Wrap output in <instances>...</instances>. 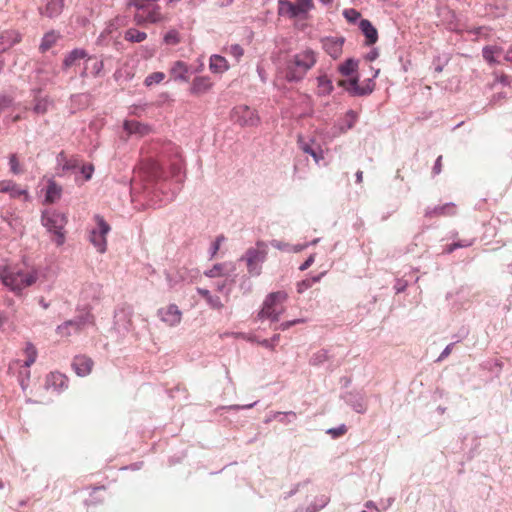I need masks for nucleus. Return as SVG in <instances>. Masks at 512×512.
<instances>
[{"label":"nucleus","mask_w":512,"mask_h":512,"mask_svg":"<svg viewBox=\"0 0 512 512\" xmlns=\"http://www.w3.org/2000/svg\"><path fill=\"white\" fill-rule=\"evenodd\" d=\"M471 245H472V241H459V242H455V243L448 245L445 248V251L447 253H452L457 248L469 247Z\"/></svg>","instance_id":"ea45409f"},{"label":"nucleus","mask_w":512,"mask_h":512,"mask_svg":"<svg viewBox=\"0 0 512 512\" xmlns=\"http://www.w3.org/2000/svg\"><path fill=\"white\" fill-rule=\"evenodd\" d=\"M0 280L16 296L31 287L38 280V272L34 269L24 270L17 266H4L0 271Z\"/></svg>","instance_id":"f257e3e1"},{"label":"nucleus","mask_w":512,"mask_h":512,"mask_svg":"<svg viewBox=\"0 0 512 512\" xmlns=\"http://www.w3.org/2000/svg\"><path fill=\"white\" fill-rule=\"evenodd\" d=\"M452 347H453V344L447 345L446 348L440 354L438 361H441V360L445 359L446 357H448L450 355V353L452 352Z\"/></svg>","instance_id":"864d4df0"},{"label":"nucleus","mask_w":512,"mask_h":512,"mask_svg":"<svg viewBox=\"0 0 512 512\" xmlns=\"http://www.w3.org/2000/svg\"><path fill=\"white\" fill-rule=\"evenodd\" d=\"M259 344L266 348L274 349V344L269 339H264V340L260 341Z\"/></svg>","instance_id":"052dcab7"},{"label":"nucleus","mask_w":512,"mask_h":512,"mask_svg":"<svg viewBox=\"0 0 512 512\" xmlns=\"http://www.w3.org/2000/svg\"><path fill=\"white\" fill-rule=\"evenodd\" d=\"M59 39V35L54 31L48 32L44 35L42 42L40 44V50L42 52L48 51L52 48Z\"/></svg>","instance_id":"a878e982"},{"label":"nucleus","mask_w":512,"mask_h":512,"mask_svg":"<svg viewBox=\"0 0 512 512\" xmlns=\"http://www.w3.org/2000/svg\"><path fill=\"white\" fill-rule=\"evenodd\" d=\"M64 7V0H48L44 7L40 8V14L54 18L61 14Z\"/></svg>","instance_id":"f3484780"},{"label":"nucleus","mask_w":512,"mask_h":512,"mask_svg":"<svg viewBox=\"0 0 512 512\" xmlns=\"http://www.w3.org/2000/svg\"><path fill=\"white\" fill-rule=\"evenodd\" d=\"M103 67V62H96L95 63V69L98 71H100V69H102Z\"/></svg>","instance_id":"69168bd1"},{"label":"nucleus","mask_w":512,"mask_h":512,"mask_svg":"<svg viewBox=\"0 0 512 512\" xmlns=\"http://www.w3.org/2000/svg\"><path fill=\"white\" fill-rule=\"evenodd\" d=\"M287 297L288 295L285 291L270 293L263 303L259 317L270 319L271 321H278L285 311L284 303Z\"/></svg>","instance_id":"20e7f679"},{"label":"nucleus","mask_w":512,"mask_h":512,"mask_svg":"<svg viewBox=\"0 0 512 512\" xmlns=\"http://www.w3.org/2000/svg\"><path fill=\"white\" fill-rule=\"evenodd\" d=\"M207 303L213 309H221L223 307V304L218 296H211V298L207 300Z\"/></svg>","instance_id":"a18cd8bd"},{"label":"nucleus","mask_w":512,"mask_h":512,"mask_svg":"<svg viewBox=\"0 0 512 512\" xmlns=\"http://www.w3.org/2000/svg\"><path fill=\"white\" fill-rule=\"evenodd\" d=\"M267 257V245L258 241L256 246L250 248L246 252V261L248 271L251 275L258 276L261 273L260 264L266 260Z\"/></svg>","instance_id":"0eeeda50"},{"label":"nucleus","mask_w":512,"mask_h":512,"mask_svg":"<svg viewBox=\"0 0 512 512\" xmlns=\"http://www.w3.org/2000/svg\"><path fill=\"white\" fill-rule=\"evenodd\" d=\"M68 387V378L60 372H50L45 378V388L53 392H61Z\"/></svg>","instance_id":"f8f14e48"},{"label":"nucleus","mask_w":512,"mask_h":512,"mask_svg":"<svg viewBox=\"0 0 512 512\" xmlns=\"http://www.w3.org/2000/svg\"><path fill=\"white\" fill-rule=\"evenodd\" d=\"M15 182L12 180H2L0 181V193H9L11 188L13 187V184Z\"/></svg>","instance_id":"c03bdc74"},{"label":"nucleus","mask_w":512,"mask_h":512,"mask_svg":"<svg viewBox=\"0 0 512 512\" xmlns=\"http://www.w3.org/2000/svg\"><path fill=\"white\" fill-rule=\"evenodd\" d=\"M495 81L509 86L512 83V77L506 74H495Z\"/></svg>","instance_id":"79ce46f5"},{"label":"nucleus","mask_w":512,"mask_h":512,"mask_svg":"<svg viewBox=\"0 0 512 512\" xmlns=\"http://www.w3.org/2000/svg\"><path fill=\"white\" fill-rule=\"evenodd\" d=\"M314 262V256L311 255L308 259L299 267L301 271L308 269Z\"/></svg>","instance_id":"6e6d98bb"},{"label":"nucleus","mask_w":512,"mask_h":512,"mask_svg":"<svg viewBox=\"0 0 512 512\" xmlns=\"http://www.w3.org/2000/svg\"><path fill=\"white\" fill-rule=\"evenodd\" d=\"M316 63V55L310 49L293 55L286 63L285 77L288 81L301 80Z\"/></svg>","instance_id":"f03ea898"},{"label":"nucleus","mask_w":512,"mask_h":512,"mask_svg":"<svg viewBox=\"0 0 512 512\" xmlns=\"http://www.w3.org/2000/svg\"><path fill=\"white\" fill-rule=\"evenodd\" d=\"M359 27L366 38V45H373L378 40V32L376 28L372 25V23L367 19H362L360 21Z\"/></svg>","instance_id":"6ab92c4d"},{"label":"nucleus","mask_w":512,"mask_h":512,"mask_svg":"<svg viewBox=\"0 0 512 512\" xmlns=\"http://www.w3.org/2000/svg\"><path fill=\"white\" fill-rule=\"evenodd\" d=\"M8 194L11 198H20L23 196L25 200H27L29 197L28 191L26 189H22L16 183L13 184V187L11 188Z\"/></svg>","instance_id":"72a5a7b5"},{"label":"nucleus","mask_w":512,"mask_h":512,"mask_svg":"<svg viewBox=\"0 0 512 512\" xmlns=\"http://www.w3.org/2000/svg\"><path fill=\"white\" fill-rule=\"evenodd\" d=\"M456 214V205L454 203H446L425 210V217L429 219L442 216H454Z\"/></svg>","instance_id":"ddd939ff"},{"label":"nucleus","mask_w":512,"mask_h":512,"mask_svg":"<svg viewBox=\"0 0 512 512\" xmlns=\"http://www.w3.org/2000/svg\"><path fill=\"white\" fill-rule=\"evenodd\" d=\"M347 432V428L345 425H341L338 428H332L327 431L333 438H338L344 435Z\"/></svg>","instance_id":"a19ab883"},{"label":"nucleus","mask_w":512,"mask_h":512,"mask_svg":"<svg viewBox=\"0 0 512 512\" xmlns=\"http://www.w3.org/2000/svg\"><path fill=\"white\" fill-rule=\"evenodd\" d=\"M62 195V187L58 185L54 180L48 181L46 189L45 202L52 204L58 201Z\"/></svg>","instance_id":"412c9836"},{"label":"nucleus","mask_w":512,"mask_h":512,"mask_svg":"<svg viewBox=\"0 0 512 512\" xmlns=\"http://www.w3.org/2000/svg\"><path fill=\"white\" fill-rule=\"evenodd\" d=\"M96 227L89 232V241L97 249L99 253H105L107 250L106 236L110 232L111 227L100 215L94 216Z\"/></svg>","instance_id":"39448f33"},{"label":"nucleus","mask_w":512,"mask_h":512,"mask_svg":"<svg viewBox=\"0 0 512 512\" xmlns=\"http://www.w3.org/2000/svg\"><path fill=\"white\" fill-rule=\"evenodd\" d=\"M147 38L145 32L139 31L135 28H130L125 32L124 39L133 43H140Z\"/></svg>","instance_id":"bb28decb"},{"label":"nucleus","mask_w":512,"mask_h":512,"mask_svg":"<svg viewBox=\"0 0 512 512\" xmlns=\"http://www.w3.org/2000/svg\"><path fill=\"white\" fill-rule=\"evenodd\" d=\"M357 119H358V114L353 110H349L345 115L347 129H351L355 125Z\"/></svg>","instance_id":"58836bf2"},{"label":"nucleus","mask_w":512,"mask_h":512,"mask_svg":"<svg viewBox=\"0 0 512 512\" xmlns=\"http://www.w3.org/2000/svg\"><path fill=\"white\" fill-rule=\"evenodd\" d=\"M197 292L203 297L206 299V301L211 298V293L209 290L207 289H203V288H197Z\"/></svg>","instance_id":"13d9d810"},{"label":"nucleus","mask_w":512,"mask_h":512,"mask_svg":"<svg viewBox=\"0 0 512 512\" xmlns=\"http://www.w3.org/2000/svg\"><path fill=\"white\" fill-rule=\"evenodd\" d=\"M9 165H10V171L15 174V175H18V174H21L23 172L21 166H20V163H19V159L17 157L16 154H11L10 157H9Z\"/></svg>","instance_id":"f704fd0d"},{"label":"nucleus","mask_w":512,"mask_h":512,"mask_svg":"<svg viewBox=\"0 0 512 512\" xmlns=\"http://www.w3.org/2000/svg\"><path fill=\"white\" fill-rule=\"evenodd\" d=\"M94 324V316L87 312L82 316L77 317L74 320H68L64 322L63 324L59 325L57 327L56 332L61 337H69L72 334V331L77 333L81 331L86 325H93Z\"/></svg>","instance_id":"9d476101"},{"label":"nucleus","mask_w":512,"mask_h":512,"mask_svg":"<svg viewBox=\"0 0 512 512\" xmlns=\"http://www.w3.org/2000/svg\"><path fill=\"white\" fill-rule=\"evenodd\" d=\"M303 320H300V319H297V320H294V321H287V322H283L280 324V329L282 330H287L289 329L291 326L297 324V323H302Z\"/></svg>","instance_id":"603ef678"},{"label":"nucleus","mask_w":512,"mask_h":512,"mask_svg":"<svg viewBox=\"0 0 512 512\" xmlns=\"http://www.w3.org/2000/svg\"><path fill=\"white\" fill-rule=\"evenodd\" d=\"M298 144H299V148L305 152V153H308L311 155V151H314L307 143H305L304 141H302L301 138H299L298 140Z\"/></svg>","instance_id":"3c124183"},{"label":"nucleus","mask_w":512,"mask_h":512,"mask_svg":"<svg viewBox=\"0 0 512 512\" xmlns=\"http://www.w3.org/2000/svg\"><path fill=\"white\" fill-rule=\"evenodd\" d=\"M483 57L489 61V62H493L494 61V57H493V51L491 48H484L483 49Z\"/></svg>","instance_id":"5fc2aeb1"},{"label":"nucleus","mask_w":512,"mask_h":512,"mask_svg":"<svg viewBox=\"0 0 512 512\" xmlns=\"http://www.w3.org/2000/svg\"><path fill=\"white\" fill-rule=\"evenodd\" d=\"M272 343L275 345V343L279 340V335L274 336L272 339H270Z\"/></svg>","instance_id":"338daca9"},{"label":"nucleus","mask_w":512,"mask_h":512,"mask_svg":"<svg viewBox=\"0 0 512 512\" xmlns=\"http://www.w3.org/2000/svg\"><path fill=\"white\" fill-rule=\"evenodd\" d=\"M57 161L62 166V171L73 170L79 165L78 159L74 157L68 158L63 151L58 154Z\"/></svg>","instance_id":"b1692460"},{"label":"nucleus","mask_w":512,"mask_h":512,"mask_svg":"<svg viewBox=\"0 0 512 512\" xmlns=\"http://www.w3.org/2000/svg\"><path fill=\"white\" fill-rule=\"evenodd\" d=\"M213 86L208 76L195 77L190 87V92L194 95H201L208 92Z\"/></svg>","instance_id":"2eb2a0df"},{"label":"nucleus","mask_w":512,"mask_h":512,"mask_svg":"<svg viewBox=\"0 0 512 512\" xmlns=\"http://www.w3.org/2000/svg\"><path fill=\"white\" fill-rule=\"evenodd\" d=\"M232 120L242 127L257 126L260 118L254 109L247 105H238L231 112Z\"/></svg>","instance_id":"1a4fd4ad"},{"label":"nucleus","mask_w":512,"mask_h":512,"mask_svg":"<svg viewBox=\"0 0 512 512\" xmlns=\"http://www.w3.org/2000/svg\"><path fill=\"white\" fill-rule=\"evenodd\" d=\"M42 225L53 234L52 241L57 246H61L65 242V233L63 231L67 217L65 214L57 212L55 210H47L42 213Z\"/></svg>","instance_id":"7ed1b4c3"},{"label":"nucleus","mask_w":512,"mask_h":512,"mask_svg":"<svg viewBox=\"0 0 512 512\" xmlns=\"http://www.w3.org/2000/svg\"><path fill=\"white\" fill-rule=\"evenodd\" d=\"M165 77V73L163 72H153L145 78L144 85L146 87H151L155 84H159L165 79Z\"/></svg>","instance_id":"7c9ffc66"},{"label":"nucleus","mask_w":512,"mask_h":512,"mask_svg":"<svg viewBox=\"0 0 512 512\" xmlns=\"http://www.w3.org/2000/svg\"><path fill=\"white\" fill-rule=\"evenodd\" d=\"M228 53L239 61L244 54V49L239 44H233L229 47Z\"/></svg>","instance_id":"4c0bfd02"},{"label":"nucleus","mask_w":512,"mask_h":512,"mask_svg":"<svg viewBox=\"0 0 512 512\" xmlns=\"http://www.w3.org/2000/svg\"><path fill=\"white\" fill-rule=\"evenodd\" d=\"M343 40L337 38H328L324 40L323 46L325 51L334 59L338 58L342 53Z\"/></svg>","instance_id":"aec40b11"},{"label":"nucleus","mask_w":512,"mask_h":512,"mask_svg":"<svg viewBox=\"0 0 512 512\" xmlns=\"http://www.w3.org/2000/svg\"><path fill=\"white\" fill-rule=\"evenodd\" d=\"M227 272H228V270H227L226 264H216L213 266L212 269L207 271L205 274L208 277L213 278V277H220V276L226 275Z\"/></svg>","instance_id":"473e14b6"},{"label":"nucleus","mask_w":512,"mask_h":512,"mask_svg":"<svg viewBox=\"0 0 512 512\" xmlns=\"http://www.w3.org/2000/svg\"><path fill=\"white\" fill-rule=\"evenodd\" d=\"M134 5L137 9L135 15L137 24L158 23L165 19L158 5L146 4L143 1H135Z\"/></svg>","instance_id":"423d86ee"},{"label":"nucleus","mask_w":512,"mask_h":512,"mask_svg":"<svg viewBox=\"0 0 512 512\" xmlns=\"http://www.w3.org/2000/svg\"><path fill=\"white\" fill-rule=\"evenodd\" d=\"M87 53L83 49H74L71 51L63 61V67L65 69L72 67L77 61L84 59Z\"/></svg>","instance_id":"5701e85b"},{"label":"nucleus","mask_w":512,"mask_h":512,"mask_svg":"<svg viewBox=\"0 0 512 512\" xmlns=\"http://www.w3.org/2000/svg\"><path fill=\"white\" fill-rule=\"evenodd\" d=\"M164 41L168 45H176L180 42L179 33L176 30H170L164 36Z\"/></svg>","instance_id":"c9c22d12"},{"label":"nucleus","mask_w":512,"mask_h":512,"mask_svg":"<svg viewBox=\"0 0 512 512\" xmlns=\"http://www.w3.org/2000/svg\"><path fill=\"white\" fill-rule=\"evenodd\" d=\"M11 103H12L11 97H9L7 95L0 94V113L5 108H8L11 105Z\"/></svg>","instance_id":"49530a36"},{"label":"nucleus","mask_w":512,"mask_h":512,"mask_svg":"<svg viewBox=\"0 0 512 512\" xmlns=\"http://www.w3.org/2000/svg\"><path fill=\"white\" fill-rule=\"evenodd\" d=\"M363 181V172L362 171H357L356 172V182L357 183H362Z\"/></svg>","instance_id":"680f3d73"},{"label":"nucleus","mask_w":512,"mask_h":512,"mask_svg":"<svg viewBox=\"0 0 512 512\" xmlns=\"http://www.w3.org/2000/svg\"><path fill=\"white\" fill-rule=\"evenodd\" d=\"M124 130L127 132V134L132 135L136 134L139 136H145L150 133L151 128L143 124L141 122L135 121V120H127L124 122Z\"/></svg>","instance_id":"a211bd4d"},{"label":"nucleus","mask_w":512,"mask_h":512,"mask_svg":"<svg viewBox=\"0 0 512 512\" xmlns=\"http://www.w3.org/2000/svg\"><path fill=\"white\" fill-rule=\"evenodd\" d=\"M7 321V318L3 315V313L0 312V328L3 326V324Z\"/></svg>","instance_id":"0e129e2a"},{"label":"nucleus","mask_w":512,"mask_h":512,"mask_svg":"<svg viewBox=\"0 0 512 512\" xmlns=\"http://www.w3.org/2000/svg\"><path fill=\"white\" fill-rule=\"evenodd\" d=\"M224 240V236L220 235L216 238V240L212 244V256H215L218 252L221 242Z\"/></svg>","instance_id":"09e8293b"},{"label":"nucleus","mask_w":512,"mask_h":512,"mask_svg":"<svg viewBox=\"0 0 512 512\" xmlns=\"http://www.w3.org/2000/svg\"><path fill=\"white\" fill-rule=\"evenodd\" d=\"M322 276H323V273L318 276H314V277L307 278L305 280L300 281L297 284V292L303 293L304 291H306L307 289L312 287L315 283L319 282Z\"/></svg>","instance_id":"c756f323"},{"label":"nucleus","mask_w":512,"mask_h":512,"mask_svg":"<svg viewBox=\"0 0 512 512\" xmlns=\"http://www.w3.org/2000/svg\"><path fill=\"white\" fill-rule=\"evenodd\" d=\"M209 68L213 73H224L229 69L228 61L221 55H212L209 61Z\"/></svg>","instance_id":"4be33fe9"},{"label":"nucleus","mask_w":512,"mask_h":512,"mask_svg":"<svg viewBox=\"0 0 512 512\" xmlns=\"http://www.w3.org/2000/svg\"><path fill=\"white\" fill-rule=\"evenodd\" d=\"M311 156L313 157V159L315 160L316 163H319L320 160L323 159V154L322 152L320 153H317L315 150L314 151H311Z\"/></svg>","instance_id":"bf43d9fd"},{"label":"nucleus","mask_w":512,"mask_h":512,"mask_svg":"<svg viewBox=\"0 0 512 512\" xmlns=\"http://www.w3.org/2000/svg\"><path fill=\"white\" fill-rule=\"evenodd\" d=\"M160 320L169 327H175L182 321V312L176 304H169L157 311Z\"/></svg>","instance_id":"9b49d317"},{"label":"nucleus","mask_w":512,"mask_h":512,"mask_svg":"<svg viewBox=\"0 0 512 512\" xmlns=\"http://www.w3.org/2000/svg\"><path fill=\"white\" fill-rule=\"evenodd\" d=\"M73 367L77 375L83 377L92 371L93 361L84 355L76 356L73 360Z\"/></svg>","instance_id":"dca6fc26"},{"label":"nucleus","mask_w":512,"mask_h":512,"mask_svg":"<svg viewBox=\"0 0 512 512\" xmlns=\"http://www.w3.org/2000/svg\"><path fill=\"white\" fill-rule=\"evenodd\" d=\"M317 93L319 95H327L329 94L332 89L333 85L331 80L326 75H321L317 78Z\"/></svg>","instance_id":"393cba45"},{"label":"nucleus","mask_w":512,"mask_h":512,"mask_svg":"<svg viewBox=\"0 0 512 512\" xmlns=\"http://www.w3.org/2000/svg\"><path fill=\"white\" fill-rule=\"evenodd\" d=\"M169 74L174 81L187 82L189 80V66L183 61H175L169 69Z\"/></svg>","instance_id":"4468645a"},{"label":"nucleus","mask_w":512,"mask_h":512,"mask_svg":"<svg viewBox=\"0 0 512 512\" xmlns=\"http://www.w3.org/2000/svg\"><path fill=\"white\" fill-rule=\"evenodd\" d=\"M356 68L357 62L352 59H348L339 67V71L342 75L349 76L356 70Z\"/></svg>","instance_id":"2f4dec72"},{"label":"nucleus","mask_w":512,"mask_h":512,"mask_svg":"<svg viewBox=\"0 0 512 512\" xmlns=\"http://www.w3.org/2000/svg\"><path fill=\"white\" fill-rule=\"evenodd\" d=\"M81 172L84 174L85 180H89L94 172V167L93 165L82 166Z\"/></svg>","instance_id":"de8ad7c7"},{"label":"nucleus","mask_w":512,"mask_h":512,"mask_svg":"<svg viewBox=\"0 0 512 512\" xmlns=\"http://www.w3.org/2000/svg\"><path fill=\"white\" fill-rule=\"evenodd\" d=\"M343 15L346 18V20L351 23H355L361 16V14L353 8L345 9L343 11Z\"/></svg>","instance_id":"e433bc0d"},{"label":"nucleus","mask_w":512,"mask_h":512,"mask_svg":"<svg viewBox=\"0 0 512 512\" xmlns=\"http://www.w3.org/2000/svg\"><path fill=\"white\" fill-rule=\"evenodd\" d=\"M271 245L279 250H285L287 247H288V244H285V243H282L280 241H277V240H273L271 242Z\"/></svg>","instance_id":"4d7b16f0"},{"label":"nucleus","mask_w":512,"mask_h":512,"mask_svg":"<svg viewBox=\"0 0 512 512\" xmlns=\"http://www.w3.org/2000/svg\"><path fill=\"white\" fill-rule=\"evenodd\" d=\"M24 354L26 356V359L24 360V366L30 367L37 358V350L35 346L31 343H28L24 349Z\"/></svg>","instance_id":"c85d7f7f"},{"label":"nucleus","mask_w":512,"mask_h":512,"mask_svg":"<svg viewBox=\"0 0 512 512\" xmlns=\"http://www.w3.org/2000/svg\"><path fill=\"white\" fill-rule=\"evenodd\" d=\"M278 415L292 416L294 419L297 417V414L293 411L279 412Z\"/></svg>","instance_id":"e2e57ef3"},{"label":"nucleus","mask_w":512,"mask_h":512,"mask_svg":"<svg viewBox=\"0 0 512 512\" xmlns=\"http://www.w3.org/2000/svg\"><path fill=\"white\" fill-rule=\"evenodd\" d=\"M349 85L350 86L348 87V90H353L358 95H363V94L367 93L363 89L358 88V79L357 78L350 79Z\"/></svg>","instance_id":"37998d69"},{"label":"nucleus","mask_w":512,"mask_h":512,"mask_svg":"<svg viewBox=\"0 0 512 512\" xmlns=\"http://www.w3.org/2000/svg\"><path fill=\"white\" fill-rule=\"evenodd\" d=\"M442 171V156H439L434 164L432 172L434 175L440 174Z\"/></svg>","instance_id":"8fccbe9b"},{"label":"nucleus","mask_w":512,"mask_h":512,"mask_svg":"<svg viewBox=\"0 0 512 512\" xmlns=\"http://www.w3.org/2000/svg\"><path fill=\"white\" fill-rule=\"evenodd\" d=\"M508 268H509V273H511V274H512V264H511V265H509V267H508Z\"/></svg>","instance_id":"774afa93"},{"label":"nucleus","mask_w":512,"mask_h":512,"mask_svg":"<svg viewBox=\"0 0 512 512\" xmlns=\"http://www.w3.org/2000/svg\"><path fill=\"white\" fill-rule=\"evenodd\" d=\"M51 104L52 101L47 97L36 98L33 110L35 113L43 115L49 110Z\"/></svg>","instance_id":"cd10ccee"},{"label":"nucleus","mask_w":512,"mask_h":512,"mask_svg":"<svg viewBox=\"0 0 512 512\" xmlns=\"http://www.w3.org/2000/svg\"><path fill=\"white\" fill-rule=\"evenodd\" d=\"M313 8L312 0H295V2L282 0L279 2V14L290 18L303 16Z\"/></svg>","instance_id":"6e6552de"}]
</instances>
